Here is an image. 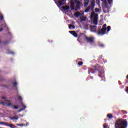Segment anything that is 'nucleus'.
Instances as JSON below:
<instances>
[{
	"label": "nucleus",
	"instance_id": "1",
	"mask_svg": "<svg viewBox=\"0 0 128 128\" xmlns=\"http://www.w3.org/2000/svg\"><path fill=\"white\" fill-rule=\"evenodd\" d=\"M94 68H96L95 69L89 68L88 74H94L96 70H98V76L102 78L101 80H104L106 78L104 77V68L98 64L96 65Z\"/></svg>",
	"mask_w": 128,
	"mask_h": 128
},
{
	"label": "nucleus",
	"instance_id": "2",
	"mask_svg": "<svg viewBox=\"0 0 128 128\" xmlns=\"http://www.w3.org/2000/svg\"><path fill=\"white\" fill-rule=\"evenodd\" d=\"M115 128H128V121L124 119H118L115 122Z\"/></svg>",
	"mask_w": 128,
	"mask_h": 128
},
{
	"label": "nucleus",
	"instance_id": "3",
	"mask_svg": "<svg viewBox=\"0 0 128 128\" xmlns=\"http://www.w3.org/2000/svg\"><path fill=\"white\" fill-rule=\"evenodd\" d=\"M106 24H105L103 25L102 29H100L98 30L97 32L98 36H104V34H105L106 32Z\"/></svg>",
	"mask_w": 128,
	"mask_h": 128
},
{
	"label": "nucleus",
	"instance_id": "4",
	"mask_svg": "<svg viewBox=\"0 0 128 128\" xmlns=\"http://www.w3.org/2000/svg\"><path fill=\"white\" fill-rule=\"evenodd\" d=\"M85 40L87 42H89L90 44H94V37H88V36H85Z\"/></svg>",
	"mask_w": 128,
	"mask_h": 128
},
{
	"label": "nucleus",
	"instance_id": "5",
	"mask_svg": "<svg viewBox=\"0 0 128 128\" xmlns=\"http://www.w3.org/2000/svg\"><path fill=\"white\" fill-rule=\"evenodd\" d=\"M76 6H75V10H80V6H82V3L80 2V1H77L76 0Z\"/></svg>",
	"mask_w": 128,
	"mask_h": 128
},
{
	"label": "nucleus",
	"instance_id": "6",
	"mask_svg": "<svg viewBox=\"0 0 128 128\" xmlns=\"http://www.w3.org/2000/svg\"><path fill=\"white\" fill-rule=\"evenodd\" d=\"M70 4V8L71 9V10H74V0H71Z\"/></svg>",
	"mask_w": 128,
	"mask_h": 128
},
{
	"label": "nucleus",
	"instance_id": "7",
	"mask_svg": "<svg viewBox=\"0 0 128 128\" xmlns=\"http://www.w3.org/2000/svg\"><path fill=\"white\" fill-rule=\"evenodd\" d=\"M98 16H96L94 17V19H93V24H95V26H98Z\"/></svg>",
	"mask_w": 128,
	"mask_h": 128
},
{
	"label": "nucleus",
	"instance_id": "8",
	"mask_svg": "<svg viewBox=\"0 0 128 128\" xmlns=\"http://www.w3.org/2000/svg\"><path fill=\"white\" fill-rule=\"evenodd\" d=\"M84 12H82L80 13V12H77L74 13L75 16H84Z\"/></svg>",
	"mask_w": 128,
	"mask_h": 128
},
{
	"label": "nucleus",
	"instance_id": "9",
	"mask_svg": "<svg viewBox=\"0 0 128 128\" xmlns=\"http://www.w3.org/2000/svg\"><path fill=\"white\" fill-rule=\"evenodd\" d=\"M70 34H72L74 38H76L78 36V34L76 32V31H69Z\"/></svg>",
	"mask_w": 128,
	"mask_h": 128
},
{
	"label": "nucleus",
	"instance_id": "10",
	"mask_svg": "<svg viewBox=\"0 0 128 128\" xmlns=\"http://www.w3.org/2000/svg\"><path fill=\"white\" fill-rule=\"evenodd\" d=\"M9 118H10V120H13V122H14V120H18V116L12 117L11 116H10Z\"/></svg>",
	"mask_w": 128,
	"mask_h": 128
},
{
	"label": "nucleus",
	"instance_id": "11",
	"mask_svg": "<svg viewBox=\"0 0 128 128\" xmlns=\"http://www.w3.org/2000/svg\"><path fill=\"white\" fill-rule=\"evenodd\" d=\"M86 16H80V22H86Z\"/></svg>",
	"mask_w": 128,
	"mask_h": 128
},
{
	"label": "nucleus",
	"instance_id": "12",
	"mask_svg": "<svg viewBox=\"0 0 128 128\" xmlns=\"http://www.w3.org/2000/svg\"><path fill=\"white\" fill-rule=\"evenodd\" d=\"M88 2H90L89 0H84V8H86L88 6Z\"/></svg>",
	"mask_w": 128,
	"mask_h": 128
},
{
	"label": "nucleus",
	"instance_id": "13",
	"mask_svg": "<svg viewBox=\"0 0 128 128\" xmlns=\"http://www.w3.org/2000/svg\"><path fill=\"white\" fill-rule=\"evenodd\" d=\"M22 106H23V108L22 109H20L18 112H22V110H24L26 108V106L24 105V103L22 104Z\"/></svg>",
	"mask_w": 128,
	"mask_h": 128
},
{
	"label": "nucleus",
	"instance_id": "14",
	"mask_svg": "<svg viewBox=\"0 0 128 128\" xmlns=\"http://www.w3.org/2000/svg\"><path fill=\"white\" fill-rule=\"evenodd\" d=\"M0 124H4L6 126H10V124L6 122H0Z\"/></svg>",
	"mask_w": 128,
	"mask_h": 128
},
{
	"label": "nucleus",
	"instance_id": "15",
	"mask_svg": "<svg viewBox=\"0 0 128 128\" xmlns=\"http://www.w3.org/2000/svg\"><path fill=\"white\" fill-rule=\"evenodd\" d=\"M102 4H104V6H105V7L106 8H108V2L106 1V0H104Z\"/></svg>",
	"mask_w": 128,
	"mask_h": 128
},
{
	"label": "nucleus",
	"instance_id": "16",
	"mask_svg": "<svg viewBox=\"0 0 128 128\" xmlns=\"http://www.w3.org/2000/svg\"><path fill=\"white\" fill-rule=\"evenodd\" d=\"M62 8L64 10H70V6H62Z\"/></svg>",
	"mask_w": 128,
	"mask_h": 128
},
{
	"label": "nucleus",
	"instance_id": "17",
	"mask_svg": "<svg viewBox=\"0 0 128 128\" xmlns=\"http://www.w3.org/2000/svg\"><path fill=\"white\" fill-rule=\"evenodd\" d=\"M90 28H95V30H94V32H96V26H90Z\"/></svg>",
	"mask_w": 128,
	"mask_h": 128
},
{
	"label": "nucleus",
	"instance_id": "18",
	"mask_svg": "<svg viewBox=\"0 0 128 128\" xmlns=\"http://www.w3.org/2000/svg\"><path fill=\"white\" fill-rule=\"evenodd\" d=\"M107 118H108L110 120L114 118V116L112 114H107Z\"/></svg>",
	"mask_w": 128,
	"mask_h": 128
},
{
	"label": "nucleus",
	"instance_id": "19",
	"mask_svg": "<svg viewBox=\"0 0 128 128\" xmlns=\"http://www.w3.org/2000/svg\"><path fill=\"white\" fill-rule=\"evenodd\" d=\"M58 4H59V6H62L64 4V2L62 1V0H59L58 2Z\"/></svg>",
	"mask_w": 128,
	"mask_h": 128
},
{
	"label": "nucleus",
	"instance_id": "20",
	"mask_svg": "<svg viewBox=\"0 0 128 128\" xmlns=\"http://www.w3.org/2000/svg\"><path fill=\"white\" fill-rule=\"evenodd\" d=\"M2 100H6V102H10V100H6V98L4 96L2 97Z\"/></svg>",
	"mask_w": 128,
	"mask_h": 128
},
{
	"label": "nucleus",
	"instance_id": "21",
	"mask_svg": "<svg viewBox=\"0 0 128 128\" xmlns=\"http://www.w3.org/2000/svg\"><path fill=\"white\" fill-rule=\"evenodd\" d=\"M18 100H20L21 104H22V96H18Z\"/></svg>",
	"mask_w": 128,
	"mask_h": 128
},
{
	"label": "nucleus",
	"instance_id": "22",
	"mask_svg": "<svg viewBox=\"0 0 128 128\" xmlns=\"http://www.w3.org/2000/svg\"><path fill=\"white\" fill-rule=\"evenodd\" d=\"M76 28V26L74 25L70 24H69V28Z\"/></svg>",
	"mask_w": 128,
	"mask_h": 128
},
{
	"label": "nucleus",
	"instance_id": "23",
	"mask_svg": "<svg viewBox=\"0 0 128 128\" xmlns=\"http://www.w3.org/2000/svg\"><path fill=\"white\" fill-rule=\"evenodd\" d=\"M90 7L88 6L87 8L85 10V12H90Z\"/></svg>",
	"mask_w": 128,
	"mask_h": 128
},
{
	"label": "nucleus",
	"instance_id": "24",
	"mask_svg": "<svg viewBox=\"0 0 128 128\" xmlns=\"http://www.w3.org/2000/svg\"><path fill=\"white\" fill-rule=\"evenodd\" d=\"M95 14H96L94 13V12H92L91 15L90 16H98V14H96L94 16Z\"/></svg>",
	"mask_w": 128,
	"mask_h": 128
},
{
	"label": "nucleus",
	"instance_id": "25",
	"mask_svg": "<svg viewBox=\"0 0 128 128\" xmlns=\"http://www.w3.org/2000/svg\"><path fill=\"white\" fill-rule=\"evenodd\" d=\"M16 126H26V124H16Z\"/></svg>",
	"mask_w": 128,
	"mask_h": 128
},
{
	"label": "nucleus",
	"instance_id": "26",
	"mask_svg": "<svg viewBox=\"0 0 128 128\" xmlns=\"http://www.w3.org/2000/svg\"><path fill=\"white\" fill-rule=\"evenodd\" d=\"M9 127L10 128H16V126H14V124H10V125H9Z\"/></svg>",
	"mask_w": 128,
	"mask_h": 128
},
{
	"label": "nucleus",
	"instance_id": "27",
	"mask_svg": "<svg viewBox=\"0 0 128 128\" xmlns=\"http://www.w3.org/2000/svg\"><path fill=\"white\" fill-rule=\"evenodd\" d=\"M91 4L92 6H94V0H93L92 1Z\"/></svg>",
	"mask_w": 128,
	"mask_h": 128
},
{
	"label": "nucleus",
	"instance_id": "28",
	"mask_svg": "<svg viewBox=\"0 0 128 128\" xmlns=\"http://www.w3.org/2000/svg\"><path fill=\"white\" fill-rule=\"evenodd\" d=\"M80 120H81L82 122H84V120H86V118H84V117H82L80 118Z\"/></svg>",
	"mask_w": 128,
	"mask_h": 128
},
{
	"label": "nucleus",
	"instance_id": "29",
	"mask_svg": "<svg viewBox=\"0 0 128 128\" xmlns=\"http://www.w3.org/2000/svg\"><path fill=\"white\" fill-rule=\"evenodd\" d=\"M108 3L109 4H112V0H108Z\"/></svg>",
	"mask_w": 128,
	"mask_h": 128
},
{
	"label": "nucleus",
	"instance_id": "30",
	"mask_svg": "<svg viewBox=\"0 0 128 128\" xmlns=\"http://www.w3.org/2000/svg\"><path fill=\"white\" fill-rule=\"evenodd\" d=\"M110 30V26H108L107 27V32H108Z\"/></svg>",
	"mask_w": 128,
	"mask_h": 128
},
{
	"label": "nucleus",
	"instance_id": "31",
	"mask_svg": "<svg viewBox=\"0 0 128 128\" xmlns=\"http://www.w3.org/2000/svg\"><path fill=\"white\" fill-rule=\"evenodd\" d=\"M98 46H100L101 48H104V44H99Z\"/></svg>",
	"mask_w": 128,
	"mask_h": 128
},
{
	"label": "nucleus",
	"instance_id": "32",
	"mask_svg": "<svg viewBox=\"0 0 128 128\" xmlns=\"http://www.w3.org/2000/svg\"><path fill=\"white\" fill-rule=\"evenodd\" d=\"M82 64H84V62H78V66H82Z\"/></svg>",
	"mask_w": 128,
	"mask_h": 128
},
{
	"label": "nucleus",
	"instance_id": "33",
	"mask_svg": "<svg viewBox=\"0 0 128 128\" xmlns=\"http://www.w3.org/2000/svg\"><path fill=\"white\" fill-rule=\"evenodd\" d=\"M96 12H100V10L98 8H95Z\"/></svg>",
	"mask_w": 128,
	"mask_h": 128
},
{
	"label": "nucleus",
	"instance_id": "34",
	"mask_svg": "<svg viewBox=\"0 0 128 128\" xmlns=\"http://www.w3.org/2000/svg\"><path fill=\"white\" fill-rule=\"evenodd\" d=\"M8 54H14V52H9L8 53Z\"/></svg>",
	"mask_w": 128,
	"mask_h": 128
},
{
	"label": "nucleus",
	"instance_id": "35",
	"mask_svg": "<svg viewBox=\"0 0 128 128\" xmlns=\"http://www.w3.org/2000/svg\"><path fill=\"white\" fill-rule=\"evenodd\" d=\"M13 85L14 86H16L18 85V82H15L13 84Z\"/></svg>",
	"mask_w": 128,
	"mask_h": 128
},
{
	"label": "nucleus",
	"instance_id": "36",
	"mask_svg": "<svg viewBox=\"0 0 128 128\" xmlns=\"http://www.w3.org/2000/svg\"><path fill=\"white\" fill-rule=\"evenodd\" d=\"M12 106V104L11 102H10L8 104V106Z\"/></svg>",
	"mask_w": 128,
	"mask_h": 128
},
{
	"label": "nucleus",
	"instance_id": "37",
	"mask_svg": "<svg viewBox=\"0 0 128 128\" xmlns=\"http://www.w3.org/2000/svg\"><path fill=\"white\" fill-rule=\"evenodd\" d=\"M14 108L15 110H18V106H14Z\"/></svg>",
	"mask_w": 128,
	"mask_h": 128
},
{
	"label": "nucleus",
	"instance_id": "38",
	"mask_svg": "<svg viewBox=\"0 0 128 128\" xmlns=\"http://www.w3.org/2000/svg\"><path fill=\"white\" fill-rule=\"evenodd\" d=\"M0 104H2V106H4V104H5L4 102H0Z\"/></svg>",
	"mask_w": 128,
	"mask_h": 128
},
{
	"label": "nucleus",
	"instance_id": "39",
	"mask_svg": "<svg viewBox=\"0 0 128 128\" xmlns=\"http://www.w3.org/2000/svg\"><path fill=\"white\" fill-rule=\"evenodd\" d=\"M104 128H108V126L106 124H103Z\"/></svg>",
	"mask_w": 128,
	"mask_h": 128
},
{
	"label": "nucleus",
	"instance_id": "40",
	"mask_svg": "<svg viewBox=\"0 0 128 128\" xmlns=\"http://www.w3.org/2000/svg\"><path fill=\"white\" fill-rule=\"evenodd\" d=\"M122 112H123V114H127V112L126 111L122 110Z\"/></svg>",
	"mask_w": 128,
	"mask_h": 128
},
{
	"label": "nucleus",
	"instance_id": "41",
	"mask_svg": "<svg viewBox=\"0 0 128 128\" xmlns=\"http://www.w3.org/2000/svg\"><path fill=\"white\" fill-rule=\"evenodd\" d=\"M0 20H4V16H0Z\"/></svg>",
	"mask_w": 128,
	"mask_h": 128
},
{
	"label": "nucleus",
	"instance_id": "42",
	"mask_svg": "<svg viewBox=\"0 0 128 128\" xmlns=\"http://www.w3.org/2000/svg\"><path fill=\"white\" fill-rule=\"evenodd\" d=\"M0 16H4V15L2 14V12H0Z\"/></svg>",
	"mask_w": 128,
	"mask_h": 128
},
{
	"label": "nucleus",
	"instance_id": "43",
	"mask_svg": "<svg viewBox=\"0 0 128 128\" xmlns=\"http://www.w3.org/2000/svg\"><path fill=\"white\" fill-rule=\"evenodd\" d=\"M126 92L128 94V86L126 87Z\"/></svg>",
	"mask_w": 128,
	"mask_h": 128
},
{
	"label": "nucleus",
	"instance_id": "44",
	"mask_svg": "<svg viewBox=\"0 0 128 128\" xmlns=\"http://www.w3.org/2000/svg\"><path fill=\"white\" fill-rule=\"evenodd\" d=\"M2 30H4L2 28H0V32H2Z\"/></svg>",
	"mask_w": 128,
	"mask_h": 128
},
{
	"label": "nucleus",
	"instance_id": "45",
	"mask_svg": "<svg viewBox=\"0 0 128 128\" xmlns=\"http://www.w3.org/2000/svg\"><path fill=\"white\" fill-rule=\"evenodd\" d=\"M90 78H91V80H92V78H94V76H90Z\"/></svg>",
	"mask_w": 128,
	"mask_h": 128
},
{
	"label": "nucleus",
	"instance_id": "46",
	"mask_svg": "<svg viewBox=\"0 0 128 128\" xmlns=\"http://www.w3.org/2000/svg\"><path fill=\"white\" fill-rule=\"evenodd\" d=\"M90 18H94V16H90Z\"/></svg>",
	"mask_w": 128,
	"mask_h": 128
},
{
	"label": "nucleus",
	"instance_id": "47",
	"mask_svg": "<svg viewBox=\"0 0 128 128\" xmlns=\"http://www.w3.org/2000/svg\"><path fill=\"white\" fill-rule=\"evenodd\" d=\"M78 41L80 42V39L78 38Z\"/></svg>",
	"mask_w": 128,
	"mask_h": 128
},
{
	"label": "nucleus",
	"instance_id": "48",
	"mask_svg": "<svg viewBox=\"0 0 128 128\" xmlns=\"http://www.w3.org/2000/svg\"><path fill=\"white\" fill-rule=\"evenodd\" d=\"M126 78H128V75L126 76Z\"/></svg>",
	"mask_w": 128,
	"mask_h": 128
},
{
	"label": "nucleus",
	"instance_id": "49",
	"mask_svg": "<svg viewBox=\"0 0 128 128\" xmlns=\"http://www.w3.org/2000/svg\"><path fill=\"white\" fill-rule=\"evenodd\" d=\"M66 0H62V2H64Z\"/></svg>",
	"mask_w": 128,
	"mask_h": 128
},
{
	"label": "nucleus",
	"instance_id": "50",
	"mask_svg": "<svg viewBox=\"0 0 128 128\" xmlns=\"http://www.w3.org/2000/svg\"><path fill=\"white\" fill-rule=\"evenodd\" d=\"M74 22H72V24H74Z\"/></svg>",
	"mask_w": 128,
	"mask_h": 128
},
{
	"label": "nucleus",
	"instance_id": "51",
	"mask_svg": "<svg viewBox=\"0 0 128 128\" xmlns=\"http://www.w3.org/2000/svg\"><path fill=\"white\" fill-rule=\"evenodd\" d=\"M102 0V2L104 0Z\"/></svg>",
	"mask_w": 128,
	"mask_h": 128
},
{
	"label": "nucleus",
	"instance_id": "52",
	"mask_svg": "<svg viewBox=\"0 0 128 128\" xmlns=\"http://www.w3.org/2000/svg\"><path fill=\"white\" fill-rule=\"evenodd\" d=\"M102 16V15H101V16Z\"/></svg>",
	"mask_w": 128,
	"mask_h": 128
},
{
	"label": "nucleus",
	"instance_id": "53",
	"mask_svg": "<svg viewBox=\"0 0 128 128\" xmlns=\"http://www.w3.org/2000/svg\"><path fill=\"white\" fill-rule=\"evenodd\" d=\"M76 18H78V16H76Z\"/></svg>",
	"mask_w": 128,
	"mask_h": 128
},
{
	"label": "nucleus",
	"instance_id": "54",
	"mask_svg": "<svg viewBox=\"0 0 128 128\" xmlns=\"http://www.w3.org/2000/svg\"><path fill=\"white\" fill-rule=\"evenodd\" d=\"M0 42H2L0 41Z\"/></svg>",
	"mask_w": 128,
	"mask_h": 128
}]
</instances>
